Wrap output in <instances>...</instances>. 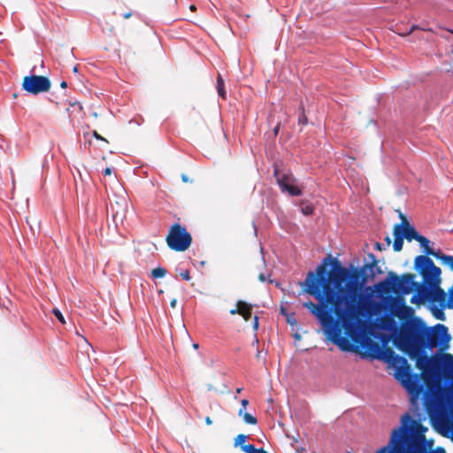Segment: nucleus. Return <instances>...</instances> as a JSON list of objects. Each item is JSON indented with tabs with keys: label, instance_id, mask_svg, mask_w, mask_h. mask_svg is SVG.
Segmentation results:
<instances>
[{
	"label": "nucleus",
	"instance_id": "bb28decb",
	"mask_svg": "<svg viewBox=\"0 0 453 453\" xmlns=\"http://www.w3.org/2000/svg\"><path fill=\"white\" fill-rule=\"evenodd\" d=\"M93 136L97 140L107 142L106 139L101 136L96 130L93 131Z\"/></svg>",
	"mask_w": 453,
	"mask_h": 453
},
{
	"label": "nucleus",
	"instance_id": "412c9836",
	"mask_svg": "<svg viewBox=\"0 0 453 453\" xmlns=\"http://www.w3.org/2000/svg\"><path fill=\"white\" fill-rule=\"evenodd\" d=\"M301 211H302V212H303L304 215H306V216H308V215H311V214L313 213V211H314V207H313V205H312V204H309V203L304 204V203H302V204H301Z\"/></svg>",
	"mask_w": 453,
	"mask_h": 453
},
{
	"label": "nucleus",
	"instance_id": "423d86ee",
	"mask_svg": "<svg viewBox=\"0 0 453 453\" xmlns=\"http://www.w3.org/2000/svg\"><path fill=\"white\" fill-rule=\"evenodd\" d=\"M450 339L451 337L448 333V327L443 324H437L433 327H427L426 326L424 350L437 346L447 349Z\"/></svg>",
	"mask_w": 453,
	"mask_h": 453
},
{
	"label": "nucleus",
	"instance_id": "de8ad7c7",
	"mask_svg": "<svg viewBox=\"0 0 453 453\" xmlns=\"http://www.w3.org/2000/svg\"><path fill=\"white\" fill-rule=\"evenodd\" d=\"M73 72H74V73L78 72V67H77V66H74V67H73Z\"/></svg>",
	"mask_w": 453,
	"mask_h": 453
},
{
	"label": "nucleus",
	"instance_id": "5701e85b",
	"mask_svg": "<svg viewBox=\"0 0 453 453\" xmlns=\"http://www.w3.org/2000/svg\"><path fill=\"white\" fill-rule=\"evenodd\" d=\"M52 312L56 316V318L59 320V322L61 324H65V318H64L63 314L61 313V311L58 309L54 308L52 310Z\"/></svg>",
	"mask_w": 453,
	"mask_h": 453
},
{
	"label": "nucleus",
	"instance_id": "f704fd0d",
	"mask_svg": "<svg viewBox=\"0 0 453 453\" xmlns=\"http://www.w3.org/2000/svg\"><path fill=\"white\" fill-rule=\"evenodd\" d=\"M131 16H132L131 12H127L123 13L124 19H129Z\"/></svg>",
	"mask_w": 453,
	"mask_h": 453
},
{
	"label": "nucleus",
	"instance_id": "49530a36",
	"mask_svg": "<svg viewBox=\"0 0 453 453\" xmlns=\"http://www.w3.org/2000/svg\"><path fill=\"white\" fill-rule=\"evenodd\" d=\"M193 348H194L195 349H197L199 348L198 343H194V344H193Z\"/></svg>",
	"mask_w": 453,
	"mask_h": 453
},
{
	"label": "nucleus",
	"instance_id": "f8f14e48",
	"mask_svg": "<svg viewBox=\"0 0 453 453\" xmlns=\"http://www.w3.org/2000/svg\"><path fill=\"white\" fill-rule=\"evenodd\" d=\"M127 204L128 201L125 196H119V199L114 202H111L109 210L116 224L119 221L123 222L126 219Z\"/></svg>",
	"mask_w": 453,
	"mask_h": 453
},
{
	"label": "nucleus",
	"instance_id": "f3484780",
	"mask_svg": "<svg viewBox=\"0 0 453 453\" xmlns=\"http://www.w3.org/2000/svg\"><path fill=\"white\" fill-rule=\"evenodd\" d=\"M217 89L219 92V95L225 98L226 97V91L224 89V81L220 74L217 77Z\"/></svg>",
	"mask_w": 453,
	"mask_h": 453
},
{
	"label": "nucleus",
	"instance_id": "a878e982",
	"mask_svg": "<svg viewBox=\"0 0 453 453\" xmlns=\"http://www.w3.org/2000/svg\"><path fill=\"white\" fill-rule=\"evenodd\" d=\"M180 276L181 277L182 280H189L191 279L188 270H183L180 272Z\"/></svg>",
	"mask_w": 453,
	"mask_h": 453
},
{
	"label": "nucleus",
	"instance_id": "a19ab883",
	"mask_svg": "<svg viewBox=\"0 0 453 453\" xmlns=\"http://www.w3.org/2000/svg\"><path fill=\"white\" fill-rule=\"evenodd\" d=\"M256 357L257 359L260 360L262 358V355H261V351L257 350V354H256Z\"/></svg>",
	"mask_w": 453,
	"mask_h": 453
},
{
	"label": "nucleus",
	"instance_id": "1a4fd4ad",
	"mask_svg": "<svg viewBox=\"0 0 453 453\" xmlns=\"http://www.w3.org/2000/svg\"><path fill=\"white\" fill-rule=\"evenodd\" d=\"M388 278L391 280L392 288L396 294H410L414 290L417 285V282L414 280L415 275L413 273H404L402 276H398L393 273H389Z\"/></svg>",
	"mask_w": 453,
	"mask_h": 453
},
{
	"label": "nucleus",
	"instance_id": "aec40b11",
	"mask_svg": "<svg viewBox=\"0 0 453 453\" xmlns=\"http://www.w3.org/2000/svg\"><path fill=\"white\" fill-rule=\"evenodd\" d=\"M242 418L243 421L246 424H249V425H256V424H257V418H255L250 413L246 412L245 414H243V416Z\"/></svg>",
	"mask_w": 453,
	"mask_h": 453
},
{
	"label": "nucleus",
	"instance_id": "ddd939ff",
	"mask_svg": "<svg viewBox=\"0 0 453 453\" xmlns=\"http://www.w3.org/2000/svg\"><path fill=\"white\" fill-rule=\"evenodd\" d=\"M433 287L434 286L432 285V283L429 284V283H425L423 281V283L420 284V283L417 282V285L415 286L414 290L420 296V298H422V300L424 302H429L431 293L433 291Z\"/></svg>",
	"mask_w": 453,
	"mask_h": 453
},
{
	"label": "nucleus",
	"instance_id": "6ab92c4d",
	"mask_svg": "<svg viewBox=\"0 0 453 453\" xmlns=\"http://www.w3.org/2000/svg\"><path fill=\"white\" fill-rule=\"evenodd\" d=\"M167 271L164 267H157L151 271V274L154 278H163L165 276Z\"/></svg>",
	"mask_w": 453,
	"mask_h": 453
},
{
	"label": "nucleus",
	"instance_id": "a18cd8bd",
	"mask_svg": "<svg viewBox=\"0 0 453 453\" xmlns=\"http://www.w3.org/2000/svg\"><path fill=\"white\" fill-rule=\"evenodd\" d=\"M256 344H258V339L257 337H255L254 342H253V345H256Z\"/></svg>",
	"mask_w": 453,
	"mask_h": 453
},
{
	"label": "nucleus",
	"instance_id": "f03ea898",
	"mask_svg": "<svg viewBox=\"0 0 453 453\" xmlns=\"http://www.w3.org/2000/svg\"><path fill=\"white\" fill-rule=\"evenodd\" d=\"M425 331L426 323L420 318L413 317L401 324L394 338L395 346L415 360L416 367L421 372H411L409 366L398 369V378H401L402 385L411 395L412 403L424 391L421 379L430 388L435 386L442 374L453 380V356H427L424 352Z\"/></svg>",
	"mask_w": 453,
	"mask_h": 453
},
{
	"label": "nucleus",
	"instance_id": "20e7f679",
	"mask_svg": "<svg viewBox=\"0 0 453 453\" xmlns=\"http://www.w3.org/2000/svg\"><path fill=\"white\" fill-rule=\"evenodd\" d=\"M415 270L422 276L425 283H429L434 286L429 303L434 304L437 303L442 308H449L447 303V296L445 291L440 287L441 273L440 267L436 266L434 261L426 256H417L414 261Z\"/></svg>",
	"mask_w": 453,
	"mask_h": 453
},
{
	"label": "nucleus",
	"instance_id": "9b49d317",
	"mask_svg": "<svg viewBox=\"0 0 453 453\" xmlns=\"http://www.w3.org/2000/svg\"><path fill=\"white\" fill-rule=\"evenodd\" d=\"M420 246L424 249L425 256L428 257V256H433L435 258L441 260L443 264L448 265L450 269L453 271V256L445 255L440 250H434L430 246V241L420 234L418 241Z\"/></svg>",
	"mask_w": 453,
	"mask_h": 453
},
{
	"label": "nucleus",
	"instance_id": "473e14b6",
	"mask_svg": "<svg viewBox=\"0 0 453 453\" xmlns=\"http://www.w3.org/2000/svg\"><path fill=\"white\" fill-rule=\"evenodd\" d=\"M241 403H242V408H246V407H247V405L249 404V401H248L247 399H242V400L241 401Z\"/></svg>",
	"mask_w": 453,
	"mask_h": 453
},
{
	"label": "nucleus",
	"instance_id": "7ed1b4c3",
	"mask_svg": "<svg viewBox=\"0 0 453 453\" xmlns=\"http://www.w3.org/2000/svg\"><path fill=\"white\" fill-rule=\"evenodd\" d=\"M427 430L420 420L405 412L401 417L400 426L392 430L388 444L376 453H446L442 448L432 449L425 434Z\"/></svg>",
	"mask_w": 453,
	"mask_h": 453
},
{
	"label": "nucleus",
	"instance_id": "393cba45",
	"mask_svg": "<svg viewBox=\"0 0 453 453\" xmlns=\"http://www.w3.org/2000/svg\"><path fill=\"white\" fill-rule=\"evenodd\" d=\"M449 309L453 310V284L452 287L449 290Z\"/></svg>",
	"mask_w": 453,
	"mask_h": 453
},
{
	"label": "nucleus",
	"instance_id": "c756f323",
	"mask_svg": "<svg viewBox=\"0 0 453 453\" xmlns=\"http://www.w3.org/2000/svg\"><path fill=\"white\" fill-rule=\"evenodd\" d=\"M104 173V176H110V175H111V173H112V170H111V167H106V168L104 170V173Z\"/></svg>",
	"mask_w": 453,
	"mask_h": 453
},
{
	"label": "nucleus",
	"instance_id": "72a5a7b5",
	"mask_svg": "<svg viewBox=\"0 0 453 453\" xmlns=\"http://www.w3.org/2000/svg\"><path fill=\"white\" fill-rule=\"evenodd\" d=\"M245 409H246V408H242H242H240V410H239V411H238V415H239V417H242V416H243V414H245V413H246V412H245Z\"/></svg>",
	"mask_w": 453,
	"mask_h": 453
},
{
	"label": "nucleus",
	"instance_id": "c9c22d12",
	"mask_svg": "<svg viewBox=\"0 0 453 453\" xmlns=\"http://www.w3.org/2000/svg\"><path fill=\"white\" fill-rule=\"evenodd\" d=\"M176 304H177V300L176 299H173L170 303V305L172 308H175L176 307Z\"/></svg>",
	"mask_w": 453,
	"mask_h": 453
},
{
	"label": "nucleus",
	"instance_id": "79ce46f5",
	"mask_svg": "<svg viewBox=\"0 0 453 453\" xmlns=\"http://www.w3.org/2000/svg\"><path fill=\"white\" fill-rule=\"evenodd\" d=\"M279 129H280V125L278 124L275 127H274V134L277 135L278 134V132H279Z\"/></svg>",
	"mask_w": 453,
	"mask_h": 453
},
{
	"label": "nucleus",
	"instance_id": "39448f33",
	"mask_svg": "<svg viewBox=\"0 0 453 453\" xmlns=\"http://www.w3.org/2000/svg\"><path fill=\"white\" fill-rule=\"evenodd\" d=\"M165 241L172 250L183 252L190 247L192 236L180 223H174L170 227Z\"/></svg>",
	"mask_w": 453,
	"mask_h": 453
},
{
	"label": "nucleus",
	"instance_id": "dca6fc26",
	"mask_svg": "<svg viewBox=\"0 0 453 453\" xmlns=\"http://www.w3.org/2000/svg\"><path fill=\"white\" fill-rule=\"evenodd\" d=\"M242 451L245 453H268L265 449L263 448L257 449L252 444H247L245 446H242Z\"/></svg>",
	"mask_w": 453,
	"mask_h": 453
},
{
	"label": "nucleus",
	"instance_id": "f257e3e1",
	"mask_svg": "<svg viewBox=\"0 0 453 453\" xmlns=\"http://www.w3.org/2000/svg\"><path fill=\"white\" fill-rule=\"evenodd\" d=\"M380 272L377 260L352 271L339 265L327 271L326 261L309 271L300 282L301 292L313 296L318 303L308 301L303 303L321 324L326 336L342 349V328L350 337H356L366 326L361 305V290L365 284Z\"/></svg>",
	"mask_w": 453,
	"mask_h": 453
},
{
	"label": "nucleus",
	"instance_id": "9d476101",
	"mask_svg": "<svg viewBox=\"0 0 453 453\" xmlns=\"http://www.w3.org/2000/svg\"><path fill=\"white\" fill-rule=\"evenodd\" d=\"M273 174L276 178L277 183L283 192H288L293 196H298L302 195V190L294 185L296 180L291 174L280 173L278 168H274Z\"/></svg>",
	"mask_w": 453,
	"mask_h": 453
},
{
	"label": "nucleus",
	"instance_id": "e433bc0d",
	"mask_svg": "<svg viewBox=\"0 0 453 453\" xmlns=\"http://www.w3.org/2000/svg\"><path fill=\"white\" fill-rule=\"evenodd\" d=\"M259 280L262 281V282H265V274L263 273H260L259 276H258Z\"/></svg>",
	"mask_w": 453,
	"mask_h": 453
},
{
	"label": "nucleus",
	"instance_id": "7c9ffc66",
	"mask_svg": "<svg viewBox=\"0 0 453 453\" xmlns=\"http://www.w3.org/2000/svg\"><path fill=\"white\" fill-rule=\"evenodd\" d=\"M239 312H240V308H239V306H236V308H235V309H232V310L230 311V314H231V315L239 314Z\"/></svg>",
	"mask_w": 453,
	"mask_h": 453
},
{
	"label": "nucleus",
	"instance_id": "4468645a",
	"mask_svg": "<svg viewBox=\"0 0 453 453\" xmlns=\"http://www.w3.org/2000/svg\"><path fill=\"white\" fill-rule=\"evenodd\" d=\"M236 306L240 308L239 315L242 316L245 321L250 320L252 314L251 305L244 301H238Z\"/></svg>",
	"mask_w": 453,
	"mask_h": 453
},
{
	"label": "nucleus",
	"instance_id": "cd10ccee",
	"mask_svg": "<svg viewBox=\"0 0 453 453\" xmlns=\"http://www.w3.org/2000/svg\"><path fill=\"white\" fill-rule=\"evenodd\" d=\"M374 248L376 250H380V251H382V250H386V247L383 244L380 243V242H376L375 245H374Z\"/></svg>",
	"mask_w": 453,
	"mask_h": 453
},
{
	"label": "nucleus",
	"instance_id": "a211bd4d",
	"mask_svg": "<svg viewBox=\"0 0 453 453\" xmlns=\"http://www.w3.org/2000/svg\"><path fill=\"white\" fill-rule=\"evenodd\" d=\"M248 436L246 434H238L235 438H234V447H238L240 446L241 447V449L242 450V446H245V441L247 440Z\"/></svg>",
	"mask_w": 453,
	"mask_h": 453
},
{
	"label": "nucleus",
	"instance_id": "3c124183",
	"mask_svg": "<svg viewBox=\"0 0 453 453\" xmlns=\"http://www.w3.org/2000/svg\"><path fill=\"white\" fill-rule=\"evenodd\" d=\"M347 453H350V452H347Z\"/></svg>",
	"mask_w": 453,
	"mask_h": 453
},
{
	"label": "nucleus",
	"instance_id": "b1692460",
	"mask_svg": "<svg viewBox=\"0 0 453 453\" xmlns=\"http://www.w3.org/2000/svg\"><path fill=\"white\" fill-rule=\"evenodd\" d=\"M300 110H301L302 113L299 116L298 121H299L300 124L305 125V124H307L308 119H307V117L304 114V108H303V106H301Z\"/></svg>",
	"mask_w": 453,
	"mask_h": 453
},
{
	"label": "nucleus",
	"instance_id": "2f4dec72",
	"mask_svg": "<svg viewBox=\"0 0 453 453\" xmlns=\"http://www.w3.org/2000/svg\"><path fill=\"white\" fill-rule=\"evenodd\" d=\"M384 241L386 242V247H389L391 244V238L388 235L385 237Z\"/></svg>",
	"mask_w": 453,
	"mask_h": 453
},
{
	"label": "nucleus",
	"instance_id": "6e6552de",
	"mask_svg": "<svg viewBox=\"0 0 453 453\" xmlns=\"http://www.w3.org/2000/svg\"><path fill=\"white\" fill-rule=\"evenodd\" d=\"M50 79L42 75H27L23 78L22 88L33 95L48 92L50 89Z\"/></svg>",
	"mask_w": 453,
	"mask_h": 453
},
{
	"label": "nucleus",
	"instance_id": "2eb2a0df",
	"mask_svg": "<svg viewBox=\"0 0 453 453\" xmlns=\"http://www.w3.org/2000/svg\"><path fill=\"white\" fill-rule=\"evenodd\" d=\"M444 309L445 308H442L441 306L436 307L434 304L431 307V311L433 312V315L435 317V319H440V320H444L445 319V314H444V311H443Z\"/></svg>",
	"mask_w": 453,
	"mask_h": 453
},
{
	"label": "nucleus",
	"instance_id": "58836bf2",
	"mask_svg": "<svg viewBox=\"0 0 453 453\" xmlns=\"http://www.w3.org/2000/svg\"><path fill=\"white\" fill-rule=\"evenodd\" d=\"M60 87H61L62 88H65L67 87V83H66V81H61V83H60Z\"/></svg>",
	"mask_w": 453,
	"mask_h": 453
},
{
	"label": "nucleus",
	"instance_id": "c85d7f7f",
	"mask_svg": "<svg viewBox=\"0 0 453 453\" xmlns=\"http://www.w3.org/2000/svg\"><path fill=\"white\" fill-rule=\"evenodd\" d=\"M258 328V317L255 316L253 319V329L256 331Z\"/></svg>",
	"mask_w": 453,
	"mask_h": 453
},
{
	"label": "nucleus",
	"instance_id": "ea45409f",
	"mask_svg": "<svg viewBox=\"0 0 453 453\" xmlns=\"http://www.w3.org/2000/svg\"><path fill=\"white\" fill-rule=\"evenodd\" d=\"M181 179H182V181H183V182H188V176H187V175H185V174H182Z\"/></svg>",
	"mask_w": 453,
	"mask_h": 453
},
{
	"label": "nucleus",
	"instance_id": "4be33fe9",
	"mask_svg": "<svg viewBox=\"0 0 453 453\" xmlns=\"http://www.w3.org/2000/svg\"><path fill=\"white\" fill-rule=\"evenodd\" d=\"M411 303H413V304H416L418 306H419L420 304L425 303V302L422 300V298H420V296L417 293H415L411 296Z\"/></svg>",
	"mask_w": 453,
	"mask_h": 453
},
{
	"label": "nucleus",
	"instance_id": "0eeeda50",
	"mask_svg": "<svg viewBox=\"0 0 453 453\" xmlns=\"http://www.w3.org/2000/svg\"><path fill=\"white\" fill-rule=\"evenodd\" d=\"M394 242L393 250L399 252L403 250V240L408 242L412 240L418 241L420 234L417 232L415 227L410 224L407 219H403V222L395 224L393 228Z\"/></svg>",
	"mask_w": 453,
	"mask_h": 453
},
{
	"label": "nucleus",
	"instance_id": "09e8293b",
	"mask_svg": "<svg viewBox=\"0 0 453 453\" xmlns=\"http://www.w3.org/2000/svg\"><path fill=\"white\" fill-rule=\"evenodd\" d=\"M242 388H237L236 392H237V393H241V392H242Z\"/></svg>",
	"mask_w": 453,
	"mask_h": 453
},
{
	"label": "nucleus",
	"instance_id": "c03bdc74",
	"mask_svg": "<svg viewBox=\"0 0 453 453\" xmlns=\"http://www.w3.org/2000/svg\"><path fill=\"white\" fill-rule=\"evenodd\" d=\"M399 216L400 219H402V222H403V219H406L405 216L402 212H400Z\"/></svg>",
	"mask_w": 453,
	"mask_h": 453
},
{
	"label": "nucleus",
	"instance_id": "4c0bfd02",
	"mask_svg": "<svg viewBox=\"0 0 453 453\" xmlns=\"http://www.w3.org/2000/svg\"><path fill=\"white\" fill-rule=\"evenodd\" d=\"M205 423H206V425H211L212 424V421H211L210 417H206L205 418Z\"/></svg>",
	"mask_w": 453,
	"mask_h": 453
},
{
	"label": "nucleus",
	"instance_id": "8fccbe9b",
	"mask_svg": "<svg viewBox=\"0 0 453 453\" xmlns=\"http://www.w3.org/2000/svg\"><path fill=\"white\" fill-rule=\"evenodd\" d=\"M416 28V26H412L411 31Z\"/></svg>",
	"mask_w": 453,
	"mask_h": 453
},
{
	"label": "nucleus",
	"instance_id": "37998d69",
	"mask_svg": "<svg viewBox=\"0 0 453 453\" xmlns=\"http://www.w3.org/2000/svg\"><path fill=\"white\" fill-rule=\"evenodd\" d=\"M189 9H190L192 12H195V11L196 10V5L191 4V5L189 6Z\"/></svg>",
	"mask_w": 453,
	"mask_h": 453
}]
</instances>
